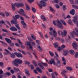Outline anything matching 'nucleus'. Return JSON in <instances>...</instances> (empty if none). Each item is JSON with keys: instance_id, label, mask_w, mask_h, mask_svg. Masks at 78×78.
Returning a JSON list of instances; mask_svg holds the SVG:
<instances>
[{"instance_id": "nucleus-1", "label": "nucleus", "mask_w": 78, "mask_h": 78, "mask_svg": "<svg viewBox=\"0 0 78 78\" xmlns=\"http://www.w3.org/2000/svg\"><path fill=\"white\" fill-rule=\"evenodd\" d=\"M58 34L60 36L62 37H65L67 35V31L66 30H64L63 32L62 30H58Z\"/></svg>"}, {"instance_id": "nucleus-2", "label": "nucleus", "mask_w": 78, "mask_h": 78, "mask_svg": "<svg viewBox=\"0 0 78 78\" xmlns=\"http://www.w3.org/2000/svg\"><path fill=\"white\" fill-rule=\"evenodd\" d=\"M75 31H72V34L71 35V37L72 39H75L74 34L76 37H78V29L76 27L75 28Z\"/></svg>"}, {"instance_id": "nucleus-3", "label": "nucleus", "mask_w": 78, "mask_h": 78, "mask_svg": "<svg viewBox=\"0 0 78 78\" xmlns=\"http://www.w3.org/2000/svg\"><path fill=\"white\" fill-rule=\"evenodd\" d=\"M49 33L51 36H53L54 37H57V32H56L55 29H53L52 32L50 31Z\"/></svg>"}, {"instance_id": "nucleus-4", "label": "nucleus", "mask_w": 78, "mask_h": 78, "mask_svg": "<svg viewBox=\"0 0 78 78\" xmlns=\"http://www.w3.org/2000/svg\"><path fill=\"white\" fill-rule=\"evenodd\" d=\"M40 73H42V70L39 68V67H37L36 68V69H34V72L36 73V74H38V72L37 71Z\"/></svg>"}, {"instance_id": "nucleus-5", "label": "nucleus", "mask_w": 78, "mask_h": 78, "mask_svg": "<svg viewBox=\"0 0 78 78\" xmlns=\"http://www.w3.org/2000/svg\"><path fill=\"white\" fill-rule=\"evenodd\" d=\"M19 58H16L14 60V61L12 62L13 64L16 67H19V65L18 64Z\"/></svg>"}, {"instance_id": "nucleus-6", "label": "nucleus", "mask_w": 78, "mask_h": 78, "mask_svg": "<svg viewBox=\"0 0 78 78\" xmlns=\"http://www.w3.org/2000/svg\"><path fill=\"white\" fill-rule=\"evenodd\" d=\"M24 12H25L24 10L22 9H21L20 10V11L18 12L21 14V15H22V16H25L26 15V13Z\"/></svg>"}, {"instance_id": "nucleus-7", "label": "nucleus", "mask_w": 78, "mask_h": 78, "mask_svg": "<svg viewBox=\"0 0 78 78\" xmlns=\"http://www.w3.org/2000/svg\"><path fill=\"white\" fill-rule=\"evenodd\" d=\"M56 22L57 23V26H58V27L60 28H63V27H62V24L61 23L59 20H56Z\"/></svg>"}, {"instance_id": "nucleus-8", "label": "nucleus", "mask_w": 78, "mask_h": 78, "mask_svg": "<svg viewBox=\"0 0 78 78\" xmlns=\"http://www.w3.org/2000/svg\"><path fill=\"white\" fill-rule=\"evenodd\" d=\"M72 45L74 49L75 50H77L78 49V44L76 42H74L72 44Z\"/></svg>"}, {"instance_id": "nucleus-9", "label": "nucleus", "mask_w": 78, "mask_h": 78, "mask_svg": "<svg viewBox=\"0 0 78 78\" xmlns=\"http://www.w3.org/2000/svg\"><path fill=\"white\" fill-rule=\"evenodd\" d=\"M15 55L17 56V57H18V58H23V56H22V55L21 54V53L20 52H15Z\"/></svg>"}, {"instance_id": "nucleus-10", "label": "nucleus", "mask_w": 78, "mask_h": 78, "mask_svg": "<svg viewBox=\"0 0 78 78\" xmlns=\"http://www.w3.org/2000/svg\"><path fill=\"white\" fill-rule=\"evenodd\" d=\"M40 3L41 5L43 6H47V4L44 1H40Z\"/></svg>"}, {"instance_id": "nucleus-11", "label": "nucleus", "mask_w": 78, "mask_h": 78, "mask_svg": "<svg viewBox=\"0 0 78 78\" xmlns=\"http://www.w3.org/2000/svg\"><path fill=\"white\" fill-rule=\"evenodd\" d=\"M10 29L11 31H17V28L14 27H11Z\"/></svg>"}, {"instance_id": "nucleus-12", "label": "nucleus", "mask_w": 78, "mask_h": 78, "mask_svg": "<svg viewBox=\"0 0 78 78\" xmlns=\"http://www.w3.org/2000/svg\"><path fill=\"white\" fill-rule=\"evenodd\" d=\"M41 19V20H43V21H46L47 20V18H45V16L44 15H41L40 17Z\"/></svg>"}, {"instance_id": "nucleus-13", "label": "nucleus", "mask_w": 78, "mask_h": 78, "mask_svg": "<svg viewBox=\"0 0 78 78\" xmlns=\"http://www.w3.org/2000/svg\"><path fill=\"white\" fill-rule=\"evenodd\" d=\"M70 14H72V15H75V11L74 9H71L70 11H69Z\"/></svg>"}, {"instance_id": "nucleus-14", "label": "nucleus", "mask_w": 78, "mask_h": 78, "mask_svg": "<svg viewBox=\"0 0 78 78\" xmlns=\"http://www.w3.org/2000/svg\"><path fill=\"white\" fill-rule=\"evenodd\" d=\"M5 39L7 42L8 43V44H9L10 42H11V39L5 37Z\"/></svg>"}, {"instance_id": "nucleus-15", "label": "nucleus", "mask_w": 78, "mask_h": 78, "mask_svg": "<svg viewBox=\"0 0 78 78\" xmlns=\"http://www.w3.org/2000/svg\"><path fill=\"white\" fill-rule=\"evenodd\" d=\"M67 22L68 23L69 25H73V23L72 22V20L69 19Z\"/></svg>"}, {"instance_id": "nucleus-16", "label": "nucleus", "mask_w": 78, "mask_h": 78, "mask_svg": "<svg viewBox=\"0 0 78 78\" xmlns=\"http://www.w3.org/2000/svg\"><path fill=\"white\" fill-rule=\"evenodd\" d=\"M10 57L11 58H15L16 57V54L15 52L14 53H12V54H10Z\"/></svg>"}, {"instance_id": "nucleus-17", "label": "nucleus", "mask_w": 78, "mask_h": 78, "mask_svg": "<svg viewBox=\"0 0 78 78\" xmlns=\"http://www.w3.org/2000/svg\"><path fill=\"white\" fill-rule=\"evenodd\" d=\"M11 6H12V10L13 11H14L16 10V7H15V5H14V4L12 3Z\"/></svg>"}, {"instance_id": "nucleus-18", "label": "nucleus", "mask_w": 78, "mask_h": 78, "mask_svg": "<svg viewBox=\"0 0 78 78\" xmlns=\"http://www.w3.org/2000/svg\"><path fill=\"white\" fill-rule=\"evenodd\" d=\"M69 53L72 55H75V51H73V50H69Z\"/></svg>"}, {"instance_id": "nucleus-19", "label": "nucleus", "mask_w": 78, "mask_h": 78, "mask_svg": "<svg viewBox=\"0 0 78 78\" xmlns=\"http://www.w3.org/2000/svg\"><path fill=\"white\" fill-rule=\"evenodd\" d=\"M53 45L55 48H58L59 46V43L58 42H55L53 43Z\"/></svg>"}, {"instance_id": "nucleus-20", "label": "nucleus", "mask_w": 78, "mask_h": 78, "mask_svg": "<svg viewBox=\"0 0 78 78\" xmlns=\"http://www.w3.org/2000/svg\"><path fill=\"white\" fill-rule=\"evenodd\" d=\"M10 22L11 23H12L13 24H16L18 23V22L14 20H11Z\"/></svg>"}, {"instance_id": "nucleus-21", "label": "nucleus", "mask_w": 78, "mask_h": 78, "mask_svg": "<svg viewBox=\"0 0 78 78\" xmlns=\"http://www.w3.org/2000/svg\"><path fill=\"white\" fill-rule=\"evenodd\" d=\"M14 5L16 7L20 8V3L18 2H15L14 3Z\"/></svg>"}, {"instance_id": "nucleus-22", "label": "nucleus", "mask_w": 78, "mask_h": 78, "mask_svg": "<svg viewBox=\"0 0 78 78\" xmlns=\"http://www.w3.org/2000/svg\"><path fill=\"white\" fill-rule=\"evenodd\" d=\"M8 44L9 45H10L12 48H13L15 45L14 43H12L11 42H10L9 43H8Z\"/></svg>"}, {"instance_id": "nucleus-23", "label": "nucleus", "mask_w": 78, "mask_h": 78, "mask_svg": "<svg viewBox=\"0 0 78 78\" xmlns=\"http://www.w3.org/2000/svg\"><path fill=\"white\" fill-rule=\"evenodd\" d=\"M56 66H57L58 67H60V66H61V65L60 62H59V61H57L56 63Z\"/></svg>"}, {"instance_id": "nucleus-24", "label": "nucleus", "mask_w": 78, "mask_h": 78, "mask_svg": "<svg viewBox=\"0 0 78 78\" xmlns=\"http://www.w3.org/2000/svg\"><path fill=\"white\" fill-rule=\"evenodd\" d=\"M60 21L62 24H63L64 25H67V24L66 22H65V21L64 20H60Z\"/></svg>"}, {"instance_id": "nucleus-25", "label": "nucleus", "mask_w": 78, "mask_h": 78, "mask_svg": "<svg viewBox=\"0 0 78 78\" xmlns=\"http://www.w3.org/2000/svg\"><path fill=\"white\" fill-rule=\"evenodd\" d=\"M66 68L68 70H69V71H72L73 70V69L70 67H66Z\"/></svg>"}, {"instance_id": "nucleus-26", "label": "nucleus", "mask_w": 78, "mask_h": 78, "mask_svg": "<svg viewBox=\"0 0 78 78\" xmlns=\"http://www.w3.org/2000/svg\"><path fill=\"white\" fill-rule=\"evenodd\" d=\"M23 61L20 59L18 58V64H22Z\"/></svg>"}, {"instance_id": "nucleus-27", "label": "nucleus", "mask_w": 78, "mask_h": 78, "mask_svg": "<svg viewBox=\"0 0 78 78\" xmlns=\"http://www.w3.org/2000/svg\"><path fill=\"white\" fill-rule=\"evenodd\" d=\"M32 63L35 66H37V62H36V61L35 60H33L32 61Z\"/></svg>"}, {"instance_id": "nucleus-28", "label": "nucleus", "mask_w": 78, "mask_h": 78, "mask_svg": "<svg viewBox=\"0 0 78 78\" xmlns=\"http://www.w3.org/2000/svg\"><path fill=\"white\" fill-rule=\"evenodd\" d=\"M41 64L44 67H48V64L47 63L41 62Z\"/></svg>"}, {"instance_id": "nucleus-29", "label": "nucleus", "mask_w": 78, "mask_h": 78, "mask_svg": "<svg viewBox=\"0 0 78 78\" xmlns=\"http://www.w3.org/2000/svg\"><path fill=\"white\" fill-rule=\"evenodd\" d=\"M64 56H67V55H68V53H69V51L68 50H65L64 51Z\"/></svg>"}, {"instance_id": "nucleus-30", "label": "nucleus", "mask_w": 78, "mask_h": 78, "mask_svg": "<svg viewBox=\"0 0 78 78\" xmlns=\"http://www.w3.org/2000/svg\"><path fill=\"white\" fill-rule=\"evenodd\" d=\"M26 10H27V11H30V7H29V5H28L27 4L26 5Z\"/></svg>"}, {"instance_id": "nucleus-31", "label": "nucleus", "mask_w": 78, "mask_h": 78, "mask_svg": "<svg viewBox=\"0 0 78 78\" xmlns=\"http://www.w3.org/2000/svg\"><path fill=\"white\" fill-rule=\"evenodd\" d=\"M31 37L33 39H34V40L35 41L36 38L34 34H31Z\"/></svg>"}, {"instance_id": "nucleus-32", "label": "nucleus", "mask_w": 78, "mask_h": 78, "mask_svg": "<svg viewBox=\"0 0 78 78\" xmlns=\"http://www.w3.org/2000/svg\"><path fill=\"white\" fill-rule=\"evenodd\" d=\"M49 54L51 57H53V56H54V54L51 51H49Z\"/></svg>"}, {"instance_id": "nucleus-33", "label": "nucleus", "mask_w": 78, "mask_h": 78, "mask_svg": "<svg viewBox=\"0 0 78 78\" xmlns=\"http://www.w3.org/2000/svg\"><path fill=\"white\" fill-rule=\"evenodd\" d=\"M25 44L26 45H28V46H30L31 45V43H30V42L27 41L25 42Z\"/></svg>"}, {"instance_id": "nucleus-34", "label": "nucleus", "mask_w": 78, "mask_h": 78, "mask_svg": "<svg viewBox=\"0 0 78 78\" xmlns=\"http://www.w3.org/2000/svg\"><path fill=\"white\" fill-rule=\"evenodd\" d=\"M74 57L76 58H78V52H76L74 55Z\"/></svg>"}, {"instance_id": "nucleus-35", "label": "nucleus", "mask_w": 78, "mask_h": 78, "mask_svg": "<svg viewBox=\"0 0 78 78\" xmlns=\"http://www.w3.org/2000/svg\"><path fill=\"white\" fill-rule=\"evenodd\" d=\"M53 59H52L51 60V61L50 60H49V61L50 62V64H51V65L53 64V62H54V61H53Z\"/></svg>"}, {"instance_id": "nucleus-36", "label": "nucleus", "mask_w": 78, "mask_h": 78, "mask_svg": "<svg viewBox=\"0 0 78 78\" xmlns=\"http://www.w3.org/2000/svg\"><path fill=\"white\" fill-rule=\"evenodd\" d=\"M14 70L16 72H19V68H14Z\"/></svg>"}, {"instance_id": "nucleus-37", "label": "nucleus", "mask_w": 78, "mask_h": 78, "mask_svg": "<svg viewBox=\"0 0 78 78\" xmlns=\"http://www.w3.org/2000/svg\"><path fill=\"white\" fill-rule=\"evenodd\" d=\"M62 9L63 11H65L66 10V5H64L62 6Z\"/></svg>"}, {"instance_id": "nucleus-38", "label": "nucleus", "mask_w": 78, "mask_h": 78, "mask_svg": "<svg viewBox=\"0 0 78 78\" xmlns=\"http://www.w3.org/2000/svg\"><path fill=\"white\" fill-rule=\"evenodd\" d=\"M21 23L23 25H24V26H26V23H25V22L23 21H21Z\"/></svg>"}, {"instance_id": "nucleus-39", "label": "nucleus", "mask_w": 78, "mask_h": 78, "mask_svg": "<svg viewBox=\"0 0 78 78\" xmlns=\"http://www.w3.org/2000/svg\"><path fill=\"white\" fill-rule=\"evenodd\" d=\"M32 10L33 12H36V9H35L34 7H32Z\"/></svg>"}, {"instance_id": "nucleus-40", "label": "nucleus", "mask_w": 78, "mask_h": 78, "mask_svg": "<svg viewBox=\"0 0 78 78\" xmlns=\"http://www.w3.org/2000/svg\"><path fill=\"white\" fill-rule=\"evenodd\" d=\"M10 39L11 40H13L14 41H16V39L15 38H14L13 37H10Z\"/></svg>"}, {"instance_id": "nucleus-41", "label": "nucleus", "mask_w": 78, "mask_h": 78, "mask_svg": "<svg viewBox=\"0 0 78 78\" xmlns=\"http://www.w3.org/2000/svg\"><path fill=\"white\" fill-rule=\"evenodd\" d=\"M1 43L2 44L4 45H5V46H7V44H6V43H5V42L2 41Z\"/></svg>"}, {"instance_id": "nucleus-42", "label": "nucleus", "mask_w": 78, "mask_h": 78, "mask_svg": "<svg viewBox=\"0 0 78 78\" xmlns=\"http://www.w3.org/2000/svg\"><path fill=\"white\" fill-rule=\"evenodd\" d=\"M72 21L74 23H75L77 21V20L73 19L72 20Z\"/></svg>"}, {"instance_id": "nucleus-43", "label": "nucleus", "mask_w": 78, "mask_h": 78, "mask_svg": "<svg viewBox=\"0 0 78 78\" xmlns=\"http://www.w3.org/2000/svg\"><path fill=\"white\" fill-rule=\"evenodd\" d=\"M4 65L3 62H0V67H3Z\"/></svg>"}, {"instance_id": "nucleus-44", "label": "nucleus", "mask_w": 78, "mask_h": 78, "mask_svg": "<svg viewBox=\"0 0 78 78\" xmlns=\"http://www.w3.org/2000/svg\"><path fill=\"white\" fill-rule=\"evenodd\" d=\"M50 10L51 11H52V12H55V10L51 7L50 6Z\"/></svg>"}, {"instance_id": "nucleus-45", "label": "nucleus", "mask_w": 78, "mask_h": 78, "mask_svg": "<svg viewBox=\"0 0 78 78\" xmlns=\"http://www.w3.org/2000/svg\"><path fill=\"white\" fill-rule=\"evenodd\" d=\"M69 1L70 2V3L71 4H72L73 5L75 3L74 2V0H69Z\"/></svg>"}, {"instance_id": "nucleus-46", "label": "nucleus", "mask_w": 78, "mask_h": 78, "mask_svg": "<svg viewBox=\"0 0 78 78\" xmlns=\"http://www.w3.org/2000/svg\"><path fill=\"white\" fill-rule=\"evenodd\" d=\"M2 31H3L4 32H5L6 33H8V31L7 30L5 29H3L2 30Z\"/></svg>"}, {"instance_id": "nucleus-47", "label": "nucleus", "mask_w": 78, "mask_h": 78, "mask_svg": "<svg viewBox=\"0 0 78 78\" xmlns=\"http://www.w3.org/2000/svg\"><path fill=\"white\" fill-rule=\"evenodd\" d=\"M55 6L56 8L57 9H58V8H59L60 7H59V5L58 4H56L55 5Z\"/></svg>"}, {"instance_id": "nucleus-48", "label": "nucleus", "mask_w": 78, "mask_h": 78, "mask_svg": "<svg viewBox=\"0 0 78 78\" xmlns=\"http://www.w3.org/2000/svg\"><path fill=\"white\" fill-rule=\"evenodd\" d=\"M73 18L74 19H76V20H77V19H78V15H76L73 17Z\"/></svg>"}, {"instance_id": "nucleus-49", "label": "nucleus", "mask_w": 78, "mask_h": 78, "mask_svg": "<svg viewBox=\"0 0 78 78\" xmlns=\"http://www.w3.org/2000/svg\"><path fill=\"white\" fill-rule=\"evenodd\" d=\"M1 15L2 17H5V15L4 14V13L3 12H1Z\"/></svg>"}, {"instance_id": "nucleus-50", "label": "nucleus", "mask_w": 78, "mask_h": 78, "mask_svg": "<svg viewBox=\"0 0 78 78\" xmlns=\"http://www.w3.org/2000/svg\"><path fill=\"white\" fill-rule=\"evenodd\" d=\"M36 43H37L38 44H40V43L41 42L39 40H36Z\"/></svg>"}, {"instance_id": "nucleus-51", "label": "nucleus", "mask_w": 78, "mask_h": 78, "mask_svg": "<svg viewBox=\"0 0 78 78\" xmlns=\"http://www.w3.org/2000/svg\"><path fill=\"white\" fill-rule=\"evenodd\" d=\"M15 17L18 19H19V15H16L15 16Z\"/></svg>"}, {"instance_id": "nucleus-52", "label": "nucleus", "mask_w": 78, "mask_h": 78, "mask_svg": "<svg viewBox=\"0 0 78 78\" xmlns=\"http://www.w3.org/2000/svg\"><path fill=\"white\" fill-rule=\"evenodd\" d=\"M25 64H26V65H27L28 64H30V62L27 61H25Z\"/></svg>"}, {"instance_id": "nucleus-53", "label": "nucleus", "mask_w": 78, "mask_h": 78, "mask_svg": "<svg viewBox=\"0 0 78 78\" xmlns=\"http://www.w3.org/2000/svg\"><path fill=\"white\" fill-rule=\"evenodd\" d=\"M27 39L29 41H32V39L31 38V37H27Z\"/></svg>"}, {"instance_id": "nucleus-54", "label": "nucleus", "mask_w": 78, "mask_h": 78, "mask_svg": "<svg viewBox=\"0 0 78 78\" xmlns=\"http://www.w3.org/2000/svg\"><path fill=\"white\" fill-rule=\"evenodd\" d=\"M10 72L12 74H14V71L13 69L10 70Z\"/></svg>"}, {"instance_id": "nucleus-55", "label": "nucleus", "mask_w": 78, "mask_h": 78, "mask_svg": "<svg viewBox=\"0 0 78 78\" xmlns=\"http://www.w3.org/2000/svg\"><path fill=\"white\" fill-rule=\"evenodd\" d=\"M62 61L63 62H66V59L64 58V57H62Z\"/></svg>"}, {"instance_id": "nucleus-56", "label": "nucleus", "mask_w": 78, "mask_h": 78, "mask_svg": "<svg viewBox=\"0 0 78 78\" xmlns=\"http://www.w3.org/2000/svg\"><path fill=\"white\" fill-rule=\"evenodd\" d=\"M20 6L21 7H23V6H24V5L22 3H20Z\"/></svg>"}, {"instance_id": "nucleus-57", "label": "nucleus", "mask_w": 78, "mask_h": 78, "mask_svg": "<svg viewBox=\"0 0 78 78\" xmlns=\"http://www.w3.org/2000/svg\"><path fill=\"white\" fill-rule=\"evenodd\" d=\"M25 73H26L28 76H30L31 75V74H30V72L29 71L27 72H25Z\"/></svg>"}, {"instance_id": "nucleus-58", "label": "nucleus", "mask_w": 78, "mask_h": 78, "mask_svg": "<svg viewBox=\"0 0 78 78\" xmlns=\"http://www.w3.org/2000/svg\"><path fill=\"white\" fill-rule=\"evenodd\" d=\"M67 18H68V19H70L71 18V16H70L69 15H68L65 18V19H67Z\"/></svg>"}, {"instance_id": "nucleus-59", "label": "nucleus", "mask_w": 78, "mask_h": 78, "mask_svg": "<svg viewBox=\"0 0 78 78\" xmlns=\"http://www.w3.org/2000/svg\"><path fill=\"white\" fill-rule=\"evenodd\" d=\"M30 68L32 70H33V69H34V66L33 65H30Z\"/></svg>"}, {"instance_id": "nucleus-60", "label": "nucleus", "mask_w": 78, "mask_h": 78, "mask_svg": "<svg viewBox=\"0 0 78 78\" xmlns=\"http://www.w3.org/2000/svg\"><path fill=\"white\" fill-rule=\"evenodd\" d=\"M29 48L30 50H33V47H32V46L31 44H30V46H29Z\"/></svg>"}, {"instance_id": "nucleus-61", "label": "nucleus", "mask_w": 78, "mask_h": 78, "mask_svg": "<svg viewBox=\"0 0 78 78\" xmlns=\"http://www.w3.org/2000/svg\"><path fill=\"white\" fill-rule=\"evenodd\" d=\"M6 74L7 75V76H10V75H11V73L9 72H7Z\"/></svg>"}, {"instance_id": "nucleus-62", "label": "nucleus", "mask_w": 78, "mask_h": 78, "mask_svg": "<svg viewBox=\"0 0 78 78\" xmlns=\"http://www.w3.org/2000/svg\"><path fill=\"white\" fill-rule=\"evenodd\" d=\"M59 5L60 6H63V3H62L61 2H59Z\"/></svg>"}, {"instance_id": "nucleus-63", "label": "nucleus", "mask_w": 78, "mask_h": 78, "mask_svg": "<svg viewBox=\"0 0 78 78\" xmlns=\"http://www.w3.org/2000/svg\"><path fill=\"white\" fill-rule=\"evenodd\" d=\"M15 45L16 46V47H19V46H20V45L16 43H15Z\"/></svg>"}, {"instance_id": "nucleus-64", "label": "nucleus", "mask_w": 78, "mask_h": 78, "mask_svg": "<svg viewBox=\"0 0 78 78\" xmlns=\"http://www.w3.org/2000/svg\"><path fill=\"white\" fill-rule=\"evenodd\" d=\"M1 23H2V24H3V25H5V21H3V20H2L1 21Z\"/></svg>"}]
</instances>
